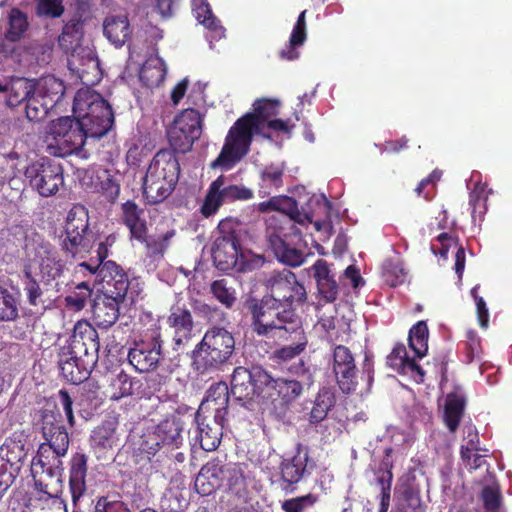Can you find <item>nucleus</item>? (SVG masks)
I'll return each instance as SVG.
<instances>
[{
	"mask_svg": "<svg viewBox=\"0 0 512 512\" xmlns=\"http://www.w3.org/2000/svg\"><path fill=\"white\" fill-rule=\"evenodd\" d=\"M270 294L249 309L251 326L257 335L285 337L299 329L300 317L291 308L294 301L302 302L306 291L293 272L287 269L273 272L267 280Z\"/></svg>",
	"mask_w": 512,
	"mask_h": 512,
	"instance_id": "nucleus-1",
	"label": "nucleus"
},
{
	"mask_svg": "<svg viewBox=\"0 0 512 512\" xmlns=\"http://www.w3.org/2000/svg\"><path fill=\"white\" fill-rule=\"evenodd\" d=\"M253 107V113L239 118L230 128L220 154L211 164L212 168L231 169L249 152L253 135L270 138L269 130L290 133L289 121L271 119L278 113V100L258 99Z\"/></svg>",
	"mask_w": 512,
	"mask_h": 512,
	"instance_id": "nucleus-2",
	"label": "nucleus"
},
{
	"mask_svg": "<svg viewBox=\"0 0 512 512\" xmlns=\"http://www.w3.org/2000/svg\"><path fill=\"white\" fill-rule=\"evenodd\" d=\"M77 274H90L102 285V293L98 295L92 305L93 319L97 326L109 328L115 324L120 314V304L125 300L131 282L119 266L109 261L99 265L95 263H79Z\"/></svg>",
	"mask_w": 512,
	"mask_h": 512,
	"instance_id": "nucleus-3",
	"label": "nucleus"
},
{
	"mask_svg": "<svg viewBox=\"0 0 512 512\" xmlns=\"http://www.w3.org/2000/svg\"><path fill=\"white\" fill-rule=\"evenodd\" d=\"M68 448L69 445L66 444V440L64 441V436H60V439L56 438L52 443L40 444L31 461V474L35 488L47 499H52L53 504L60 509L65 507L59 498L62 491V457L66 455Z\"/></svg>",
	"mask_w": 512,
	"mask_h": 512,
	"instance_id": "nucleus-4",
	"label": "nucleus"
},
{
	"mask_svg": "<svg viewBox=\"0 0 512 512\" xmlns=\"http://www.w3.org/2000/svg\"><path fill=\"white\" fill-rule=\"evenodd\" d=\"M308 210L299 211L296 201L288 196H275L267 201L260 202L256 205L259 212L267 213L276 211L279 216H288L294 222L306 226L312 225L314 230L329 237L331 232V224L326 219L331 210V203L324 194L313 195L308 203Z\"/></svg>",
	"mask_w": 512,
	"mask_h": 512,
	"instance_id": "nucleus-5",
	"label": "nucleus"
},
{
	"mask_svg": "<svg viewBox=\"0 0 512 512\" xmlns=\"http://www.w3.org/2000/svg\"><path fill=\"white\" fill-rule=\"evenodd\" d=\"M180 174L175 151L163 149L151 160L143 181V194L150 204L164 201L174 190Z\"/></svg>",
	"mask_w": 512,
	"mask_h": 512,
	"instance_id": "nucleus-6",
	"label": "nucleus"
},
{
	"mask_svg": "<svg viewBox=\"0 0 512 512\" xmlns=\"http://www.w3.org/2000/svg\"><path fill=\"white\" fill-rule=\"evenodd\" d=\"M235 349L233 335L223 327L208 329L192 351V367L199 374L218 371Z\"/></svg>",
	"mask_w": 512,
	"mask_h": 512,
	"instance_id": "nucleus-7",
	"label": "nucleus"
},
{
	"mask_svg": "<svg viewBox=\"0 0 512 512\" xmlns=\"http://www.w3.org/2000/svg\"><path fill=\"white\" fill-rule=\"evenodd\" d=\"M73 114L86 133L93 138L104 136L114 123L110 105L99 93L89 88L77 91Z\"/></svg>",
	"mask_w": 512,
	"mask_h": 512,
	"instance_id": "nucleus-8",
	"label": "nucleus"
},
{
	"mask_svg": "<svg viewBox=\"0 0 512 512\" xmlns=\"http://www.w3.org/2000/svg\"><path fill=\"white\" fill-rule=\"evenodd\" d=\"M332 369L339 389L343 393L360 395L369 393L373 382V369L368 359L364 363L362 374L359 375L350 349L338 345L333 350Z\"/></svg>",
	"mask_w": 512,
	"mask_h": 512,
	"instance_id": "nucleus-9",
	"label": "nucleus"
},
{
	"mask_svg": "<svg viewBox=\"0 0 512 512\" xmlns=\"http://www.w3.org/2000/svg\"><path fill=\"white\" fill-rule=\"evenodd\" d=\"M96 241L89 228V215L83 205H74L68 212L61 236L60 245L63 252L74 259H83L91 252Z\"/></svg>",
	"mask_w": 512,
	"mask_h": 512,
	"instance_id": "nucleus-10",
	"label": "nucleus"
},
{
	"mask_svg": "<svg viewBox=\"0 0 512 512\" xmlns=\"http://www.w3.org/2000/svg\"><path fill=\"white\" fill-rule=\"evenodd\" d=\"M87 137L90 136L76 118L61 117L52 121L49 126L45 138L46 150L56 157H66L72 154L81 155Z\"/></svg>",
	"mask_w": 512,
	"mask_h": 512,
	"instance_id": "nucleus-11",
	"label": "nucleus"
},
{
	"mask_svg": "<svg viewBox=\"0 0 512 512\" xmlns=\"http://www.w3.org/2000/svg\"><path fill=\"white\" fill-rule=\"evenodd\" d=\"M28 264L25 270L39 276L45 286H57V280L64 270V263L60 259L57 249L48 241L37 237L26 245Z\"/></svg>",
	"mask_w": 512,
	"mask_h": 512,
	"instance_id": "nucleus-12",
	"label": "nucleus"
},
{
	"mask_svg": "<svg viewBox=\"0 0 512 512\" xmlns=\"http://www.w3.org/2000/svg\"><path fill=\"white\" fill-rule=\"evenodd\" d=\"M269 382L271 376L259 366L251 369L237 367L232 375L230 393L241 406L252 410L255 398H262Z\"/></svg>",
	"mask_w": 512,
	"mask_h": 512,
	"instance_id": "nucleus-13",
	"label": "nucleus"
},
{
	"mask_svg": "<svg viewBox=\"0 0 512 512\" xmlns=\"http://www.w3.org/2000/svg\"><path fill=\"white\" fill-rule=\"evenodd\" d=\"M291 371L301 380L293 379H273L265 385V394L262 399L271 398L275 409H284L293 401L300 397L303 392V385L310 386L313 383V375L310 368L304 366L303 361L293 367Z\"/></svg>",
	"mask_w": 512,
	"mask_h": 512,
	"instance_id": "nucleus-14",
	"label": "nucleus"
},
{
	"mask_svg": "<svg viewBox=\"0 0 512 512\" xmlns=\"http://www.w3.org/2000/svg\"><path fill=\"white\" fill-rule=\"evenodd\" d=\"M161 333L159 327L147 331L143 337L130 348L128 360L140 373L149 372L157 368L162 358Z\"/></svg>",
	"mask_w": 512,
	"mask_h": 512,
	"instance_id": "nucleus-15",
	"label": "nucleus"
},
{
	"mask_svg": "<svg viewBox=\"0 0 512 512\" xmlns=\"http://www.w3.org/2000/svg\"><path fill=\"white\" fill-rule=\"evenodd\" d=\"M25 177L31 187L41 196L55 195L64 184L62 167L47 158H42L26 168Z\"/></svg>",
	"mask_w": 512,
	"mask_h": 512,
	"instance_id": "nucleus-16",
	"label": "nucleus"
},
{
	"mask_svg": "<svg viewBox=\"0 0 512 512\" xmlns=\"http://www.w3.org/2000/svg\"><path fill=\"white\" fill-rule=\"evenodd\" d=\"M201 115L194 109H186L174 120L168 130V140L175 152H188L202 132Z\"/></svg>",
	"mask_w": 512,
	"mask_h": 512,
	"instance_id": "nucleus-17",
	"label": "nucleus"
},
{
	"mask_svg": "<svg viewBox=\"0 0 512 512\" xmlns=\"http://www.w3.org/2000/svg\"><path fill=\"white\" fill-rule=\"evenodd\" d=\"M212 258L215 266L223 272L233 269L243 272L252 268L248 263V255L240 251L234 232L223 234L215 239Z\"/></svg>",
	"mask_w": 512,
	"mask_h": 512,
	"instance_id": "nucleus-18",
	"label": "nucleus"
},
{
	"mask_svg": "<svg viewBox=\"0 0 512 512\" xmlns=\"http://www.w3.org/2000/svg\"><path fill=\"white\" fill-rule=\"evenodd\" d=\"M64 347L76 355H82L95 363L98 362L99 335L96 329L85 320L75 324L73 334Z\"/></svg>",
	"mask_w": 512,
	"mask_h": 512,
	"instance_id": "nucleus-19",
	"label": "nucleus"
},
{
	"mask_svg": "<svg viewBox=\"0 0 512 512\" xmlns=\"http://www.w3.org/2000/svg\"><path fill=\"white\" fill-rule=\"evenodd\" d=\"M68 66L86 85H94L102 77L99 59L88 46L76 48L68 60Z\"/></svg>",
	"mask_w": 512,
	"mask_h": 512,
	"instance_id": "nucleus-20",
	"label": "nucleus"
},
{
	"mask_svg": "<svg viewBox=\"0 0 512 512\" xmlns=\"http://www.w3.org/2000/svg\"><path fill=\"white\" fill-rule=\"evenodd\" d=\"M195 421V429L189 432L192 448L199 446L204 451H214L221 442L224 421H217L214 417L211 423H205L200 413H196Z\"/></svg>",
	"mask_w": 512,
	"mask_h": 512,
	"instance_id": "nucleus-21",
	"label": "nucleus"
},
{
	"mask_svg": "<svg viewBox=\"0 0 512 512\" xmlns=\"http://www.w3.org/2000/svg\"><path fill=\"white\" fill-rule=\"evenodd\" d=\"M58 357L62 376L73 384H80L86 380L97 364L82 355L72 353L65 347L60 349Z\"/></svg>",
	"mask_w": 512,
	"mask_h": 512,
	"instance_id": "nucleus-22",
	"label": "nucleus"
},
{
	"mask_svg": "<svg viewBox=\"0 0 512 512\" xmlns=\"http://www.w3.org/2000/svg\"><path fill=\"white\" fill-rule=\"evenodd\" d=\"M274 220L275 216H272L267 221V240L275 257L283 264L291 267L302 265L305 260L304 253L288 245L275 229L271 230Z\"/></svg>",
	"mask_w": 512,
	"mask_h": 512,
	"instance_id": "nucleus-23",
	"label": "nucleus"
},
{
	"mask_svg": "<svg viewBox=\"0 0 512 512\" xmlns=\"http://www.w3.org/2000/svg\"><path fill=\"white\" fill-rule=\"evenodd\" d=\"M230 470L231 468L224 467L219 461L208 462L202 466L195 478V490L202 496L210 495L216 488L222 485L224 477Z\"/></svg>",
	"mask_w": 512,
	"mask_h": 512,
	"instance_id": "nucleus-24",
	"label": "nucleus"
},
{
	"mask_svg": "<svg viewBox=\"0 0 512 512\" xmlns=\"http://www.w3.org/2000/svg\"><path fill=\"white\" fill-rule=\"evenodd\" d=\"M36 425L41 429L45 442L52 443L64 436L66 444L69 445V436L65 427L61 424V415L55 406L47 405L41 409L36 418Z\"/></svg>",
	"mask_w": 512,
	"mask_h": 512,
	"instance_id": "nucleus-25",
	"label": "nucleus"
},
{
	"mask_svg": "<svg viewBox=\"0 0 512 512\" xmlns=\"http://www.w3.org/2000/svg\"><path fill=\"white\" fill-rule=\"evenodd\" d=\"M229 395V389L225 383L219 382L211 385L197 413L203 414L213 411L217 421H225Z\"/></svg>",
	"mask_w": 512,
	"mask_h": 512,
	"instance_id": "nucleus-26",
	"label": "nucleus"
},
{
	"mask_svg": "<svg viewBox=\"0 0 512 512\" xmlns=\"http://www.w3.org/2000/svg\"><path fill=\"white\" fill-rule=\"evenodd\" d=\"M226 202H231V183L221 175L210 184L201 212L210 217Z\"/></svg>",
	"mask_w": 512,
	"mask_h": 512,
	"instance_id": "nucleus-27",
	"label": "nucleus"
},
{
	"mask_svg": "<svg viewBox=\"0 0 512 512\" xmlns=\"http://www.w3.org/2000/svg\"><path fill=\"white\" fill-rule=\"evenodd\" d=\"M192 11L197 21L209 30L206 39L210 43V48H212L213 41L225 37V29L213 15L207 0H192Z\"/></svg>",
	"mask_w": 512,
	"mask_h": 512,
	"instance_id": "nucleus-28",
	"label": "nucleus"
},
{
	"mask_svg": "<svg viewBox=\"0 0 512 512\" xmlns=\"http://www.w3.org/2000/svg\"><path fill=\"white\" fill-rule=\"evenodd\" d=\"M387 364L400 374L408 375L415 381H423L424 372L414 358L408 356L403 344L396 345L387 357Z\"/></svg>",
	"mask_w": 512,
	"mask_h": 512,
	"instance_id": "nucleus-29",
	"label": "nucleus"
},
{
	"mask_svg": "<svg viewBox=\"0 0 512 512\" xmlns=\"http://www.w3.org/2000/svg\"><path fill=\"white\" fill-rule=\"evenodd\" d=\"M168 323L174 330V349L178 350L186 345L192 337L194 326L192 315L187 309L176 308L168 317Z\"/></svg>",
	"mask_w": 512,
	"mask_h": 512,
	"instance_id": "nucleus-30",
	"label": "nucleus"
},
{
	"mask_svg": "<svg viewBox=\"0 0 512 512\" xmlns=\"http://www.w3.org/2000/svg\"><path fill=\"white\" fill-rule=\"evenodd\" d=\"M87 458L84 454H76L71 460L69 487L74 505L86 491Z\"/></svg>",
	"mask_w": 512,
	"mask_h": 512,
	"instance_id": "nucleus-31",
	"label": "nucleus"
},
{
	"mask_svg": "<svg viewBox=\"0 0 512 512\" xmlns=\"http://www.w3.org/2000/svg\"><path fill=\"white\" fill-rule=\"evenodd\" d=\"M465 408V395L460 387L448 393L444 404V422L451 432L458 428Z\"/></svg>",
	"mask_w": 512,
	"mask_h": 512,
	"instance_id": "nucleus-32",
	"label": "nucleus"
},
{
	"mask_svg": "<svg viewBox=\"0 0 512 512\" xmlns=\"http://www.w3.org/2000/svg\"><path fill=\"white\" fill-rule=\"evenodd\" d=\"M103 34L115 47H121L131 34L125 15H109L103 22Z\"/></svg>",
	"mask_w": 512,
	"mask_h": 512,
	"instance_id": "nucleus-33",
	"label": "nucleus"
},
{
	"mask_svg": "<svg viewBox=\"0 0 512 512\" xmlns=\"http://www.w3.org/2000/svg\"><path fill=\"white\" fill-rule=\"evenodd\" d=\"M262 337H265L268 340L273 341H288V340H295V345H287L284 346L278 350L275 351V356L279 360L282 361H288L296 356H298L301 352H303L307 346L308 340L307 337L304 334L302 322L300 321L299 329L296 332L287 333L285 337H279V336H268V335H261Z\"/></svg>",
	"mask_w": 512,
	"mask_h": 512,
	"instance_id": "nucleus-34",
	"label": "nucleus"
},
{
	"mask_svg": "<svg viewBox=\"0 0 512 512\" xmlns=\"http://www.w3.org/2000/svg\"><path fill=\"white\" fill-rule=\"evenodd\" d=\"M162 446L179 448L183 443L184 426L179 418L172 417L162 421L154 429Z\"/></svg>",
	"mask_w": 512,
	"mask_h": 512,
	"instance_id": "nucleus-35",
	"label": "nucleus"
},
{
	"mask_svg": "<svg viewBox=\"0 0 512 512\" xmlns=\"http://www.w3.org/2000/svg\"><path fill=\"white\" fill-rule=\"evenodd\" d=\"M64 91L63 82L52 75L34 81V93L48 103V106L54 107L63 97Z\"/></svg>",
	"mask_w": 512,
	"mask_h": 512,
	"instance_id": "nucleus-36",
	"label": "nucleus"
},
{
	"mask_svg": "<svg viewBox=\"0 0 512 512\" xmlns=\"http://www.w3.org/2000/svg\"><path fill=\"white\" fill-rule=\"evenodd\" d=\"M166 73L167 67L163 59L158 55H152L141 67L139 77L145 86L153 88L164 81Z\"/></svg>",
	"mask_w": 512,
	"mask_h": 512,
	"instance_id": "nucleus-37",
	"label": "nucleus"
},
{
	"mask_svg": "<svg viewBox=\"0 0 512 512\" xmlns=\"http://www.w3.org/2000/svg\"><path fill=\"white\" fill-rule=\"evenodd\" d=\"M336 402L335 394L332 389L323 387L317 393L311 411L308 415L310 424L317 425L326 420L329 411L334 407Z\"/></svg>",
	"mask_w": 512,
	"mask_h": 512,
	"instance_id": "nucleus-38",
	"label": "nucleus"
},
{
	"mask_svg": "<svg viewBox=\"0 0 512 512\" xmlns=\"http://www.w3.org/2000/svg\"><path fill=\"white\" fill-rule=\"evenodd\" d=\"M308 455L306 452H298L290 459H284L281 463V477L286 484L284 489L288 486L298 483L304 475L307 466Z\"/></svg>",
	"mask_w": 512,
	"mask_h": 512,
	"instance_id": "nucleus-39",
	"label": "nucleus"
},
{
	"mask_svg": "<svg viewBox=\"0 0 512 512\" xmlns=\"http://www.w3.org/2000/svg\"><path fill=\"white\" fill-rule=\"evenodd\" d=\"M6 103L10 107H16L28 100L34 93V80L14 77L7 82Z\"/></svg>",
	"mask_w": 512,
	"mask_h": 512,
	"instance_id": "nucleus-40",
	"label": "nucleus"
},
{
	"mask_svg": "<svg viewBox=\"0 0 512 512\" xmlns=\"http://www.w3.org/2000/svg\"><path fill=\"white\" fill-rule=\"evenodd\" d=\"M306 10L302 11L292 29L289 43L285 49L280 53L281 57L287 60H295L299 57V53L296 48L302 46L307 38L306 33V21H305Z\"/></svg>",
	"mask_w": 512,
	"mask_h": 512,
	"instance_id": "nucleus-41",
	"label": "nucleus"
},
{
	"mask_svg": "<svg viewBox=\"0 0 512 512\" xmlns=\"http://www.w3.org/2000/svg\"><path fill=\"white\" fill-rule=\"evenodd\" d=\"M122 210L124 223L129 228L131 236L139 241L144 240L146 224L140 217L141 211L138 209L137 205L127 201L123 204Z\"/></svg>",
	"mask_w": 512,
	"mask_h": 512,
	"instance_id": "nucleus-42",
	"label": "nucleus"
},
{
	"mask_svg": "<svg viewBox=\"0 0 512 512\" xmlns=\"http://www.w3.org/2000/svg\"><path fill=\"white\" fill-rule=\"evenodd\" d=\"M116 426L114 420H108L96 427L90 437L91 445L101 449L112 448L116 443Z\"/></svg>",
	"mask_w": 512,
	"mask_h": 512,
	"instance_id": "nucleus-43",
	"label": "nucleus"
},
{
	"mask_svg": "<svg viewBox=\"0 0 512 512\" xmlns=\"http://www.w3.org/2000/svg\"><path fill=\"white\" fill-rule=\"evenodd\" d=\"M428 327L424 321L416 323L409 332V346L417 358H422L428 351Z\"/></svg>",
	"mask_w": 512,
	"mask_h": 512,
	"instance_id": "nucleus-44",
	"label": "nucleus"
},
{
	"mask_svg": "<svg viewBox=\"0 0 512 512\" xmlns=\"http://www.w3.org/2000/svg\"><path fill=\"white\" fill-rule=\"evenodd\" d=\"M19 316V300L8 289L0 286V321H14Z\"/></svg>",
	"mask_w": 512,
	"mask_h": 512,
	"instance_id": "nucleus-45",
	"label": "nucleus"
},
{
	"mask_svg": "<svg viewBox=\"0 0 512 512\" xmlns=\"http://www.w3.org/2000/svg\"><path fill=\"white\" fill-rule=\"evenodd\" d=\"M210 292L226 308H232L237 300L236 289L226 279L213 281L210 285Z\"/></svg>",
	"mask_w": 512,
	"mask_h": 512,
	"instance_id": "nucleus-46",
	"label": "nucleus"
},
{
	"mask_svg": "<svg viewBox=\"0 0 512 512\" xmlns=\"http://www.w3.org/2000/svg\"><path fill=\"white\" fill-rule=\"evenodd\" d=\"M383 277L392 287L403 284L407 279V271L399 259H388L383 264Z\"/></svg>",
	"mask_w": 512,
	"mask_h": 512,
	"instance_id": "nucleus-47",
	"label": "nucleus"
},
{
	"mask_svg": "<svg viewBox=\"0 0 512 512\" xmlns=\"http://www.w3.org/2000/svg\"><path fill=\"white\" fill-rule=\"evenodd\" d=\"M385 468L376 473V483L380 488V509L379 512H387L390 504V492L392 485V472L388 464L384 463Z\"/></svg>",
	"mask_w": 512,
	"mask_h": 512,
	"instance_id": "nucleus-48",
	"label": "nucleus"
},
{
	"mask_svg": "<svg viewBox=\"0 0 512 512\" xmlns=\"http://www.w3.org/2000/svg\"><path fill=\"white\" fill-rule=\"evenodd\" d=\"M28 26L27 18L18 9H13L9 17V29L6 33V41L15 42L26 31Z\"/></svg>",
	"mask_w": 512,
	"mask_h": 512,
	"instance_id": "nucleus-49",
	"label": "nucleus"
},
{
	"mask_svg": "<svg viewBox=\"0 0 512 512\" xmlns=\"http://www.w3.org/2000/svg\"><path fill=\"white\" fill-rule=\"evenodd\" d=\"M35 276L36 275L24 269V278L22 280L23 290L27 296V301L31 306H38L43 303V291Z\"/></svg>",
	"mask_w": 512,
	"mask_h": 512,
	"instance_id": "nucleus-50",
	"label": "nucleus"
},
{
	"mask_svg": "<svg viewBox=\"0 0 512 512\" xmlns=\"http://www.w3.org/2000/svg\"><path fill=\"white\" fill-rule=\"evenodd\" d=\"M486 185L476 181L473 190L470 192L469 204L472 208V219L475 221L476 215L481 217L486 212L487 195L485 193Z\"/></svg>",
	"mask_w": 512,
	"mask_h": 512,
	"instance_id": "nucleus-51",
	"label": "nucleus"
},
{
	"mask_svg": "<svg viewBox=\"0 0 512 512\" xmlns=\"http://www.w3.org/2000/svg\"><path fill=\"white\" fill-rule=\"evenodd\" d=\"M53 107L48 106V103L41 100V98L33 93L28 98L25 106L26 116L30 121H39L47 115L48 111Z\"/></svg>",
	"mask_w": 512,
	"mask_h": 512,
	"instance_id": "nucleus-52",
	"label": "nucleus"
},
{
	"mask_svg": "<svg viewBox=\"0 0 512 512\" xmlns=\"http://www.w3.org/2000/svg\"><path fill=\"white\" fill-rule=\"evenodd\" d=\"M283 169L278 165H270L261 173V193L268 194L265 188H279L282 185Z\"/></svg>",
	"mask_w": 512,
	"mask_h": 512,
	"instance_id": "nucleus-53",
	"label": "nucleus"
},
{
	"mask_svg": "<svg viewBox=\"0 0 512 512\" xmlns=\"http://www.w3.org/2000/svg\"><path fill=\"white\" fill-rule=\"evenodd\" d=\"M36 12L39 16L58 18L64 12L63 0H38Z\"/></svg>",
	"mask_w": 512,
	"mask_h": 512,
	"instance_id": "nucleus-54",
	"label": "nucleus"
},
{
	"mask_svg": "<svg viewBox=\"0 0 512 512\" xmlns=\"http://www.w3.org/2000/svg\"><path fill=\"white\" fill-rule=\"evenodd\" d=\"M317 497L313 494L292 498L282 503V509L285 512H303L305 509L313 506Z\"/></svg>",
	"mask_w": 512,
	"mask_h": 512,
	"instance_id": "nucleus-55",
	"label": "nucleus"
},
{
	"mask_svg": "<svg viewBox=\"0 0 512 512\" xmlns=\"http://www.w3.org/2000/svg\"><path fill=\"white\" fill-rule=\"evenodd\" d=\"M162 446L155 431L145 434L141 437L138 450L141 454L146 455L147 459L154 456Z\"/></svg>",
	"mask_w": 512,
	"mask_h": 512,
	"instance_id": "nucleus-56",
	"label": "nucleus"
},
{
	"mask_svg": "<svg viewBox=\"0 0 512 512\" xmlns=\"http://www.w3.org/2000/svg\"><path fill=\"white\" fill-rule=\"evenodd\" d=\"M82 35V22L79 18H72L63 27V32L59 37L60 42H65L69 39L70 43L78 41Z\"/></svg>",
	"mask_w": 512,
	"mask_h": 512,
	"instance_id": "nucleus-57",
	"label": "nucleus"
},
{
	"mask_svg": "<svg viewBox=\"0 0 512 512\" xmlns=\"http://www.w3.org/2000/svg\"><path fill=\"white\" fill-rule=\"evenodd\" d=\"M464 444L461 446V458H470L471 452H477L480 450L478 447L479 437L477 431L473 427H468L466 430V436L464 438Z\"/></svg>",
	"mask_w": 512,
	"mask_h": 512,
	"instance_id": "nucleus-58",
	"label": "nucleus"
},
{
	"mask_svg": "<svg viewBox=\"0 0 512 512\" xmlns=\"http://www.w3.org/2000/svg\"><path fill=\"white\" fill-rule=\"evenodd\" d=\"M94 512H127V508L122 501L103 496L96 501Z\"/></svg>",
	"mask_w": 512,
	"mask_h": 512,
	"instance_id": "nucleus-59",
	"label": "nucleus"
},
{
	"mask_svg": "<svg viewBox=\"0 0 512 512\" xmlns=\"http://www.w3.org/2000/svg\"><path fill=\"white\" fill-rule=\"evenodd\" d=\"M318 293L325 303H332L338 296V285L335 279L325 280L317 284Z\"/></svg>",
	"mask_w": 512,
	"mask_h": 512,
	"instance_id": "nucleus-60",
	"label": "nucleus"
},
{
	"mask_svg": "<svg viewBox=\"0 0 512 512\" xmlns=\"http://www.w3.org/2000/svg\"><path fill=\"white\" fill-rule=\"evenodd\" d=\"M478 288H479V285H476L471 289V296L473 297V299L475 301L477 317H478L480 326L482 328H487L488 322H489V312H488V308H487L485 300L481 296L477 295Z\"/></svg>",
	"mask_w": 512,
	"mask_h": 512,
	"instance_id": "nucleus-61",
	"label": "nucleus"
},
{
	"mask_svg": "<svg viewBox=\"0 0 512 512\" xmlns=\"http://www.w3.org/2000/svg\"><path fill=\"white\" fill-rule=\"evenodd\" d=\"M115 242V236L109 235L106 237L105 242L100 241L98 243V247L96 249V256L92 257L89 261H83L82 263H95L97 265L102 266L106 264L108 261H104L108 256V247L112 246Z\"/></svg>",
	"mask_w": 512,
	"mask_h": 512,
	"instance_id": "nucleus-62",
	"label": "nucleus"
},
{
	"mask_svg": "<svg viewBox=\"0 0 512 512\" xmlns=\"http://www.w3.org/2000/svg\"><path fill=\"white\" fill-rule=\"evenodd\" d=\"M312 270L314 271V278L317 284L325 280L334 279L327 262L322 259H319L314 263Z\"/></svg>",
	"mask_w": 512,
	"mask_h": 512,
	"instance_id": "nucleus-63",
	"label": "nucleus"
},
{
	"mask_svg": "<svg viewBox=\"0 0 512 512\" xmlns=\"http://www.w3.org/2000/svg\"><path fill=\"white\" fill-rule=\"evenodd\" d=\"M482 499L486 509L494 511L499 507L500 495L492 487H485L482 491Z\"/></svg>",
	"mask_w": 512,
	"mask_h": 512,
	"instance_id": "nucleus-64",
	"label": "nucleus"
}]
</instances>
